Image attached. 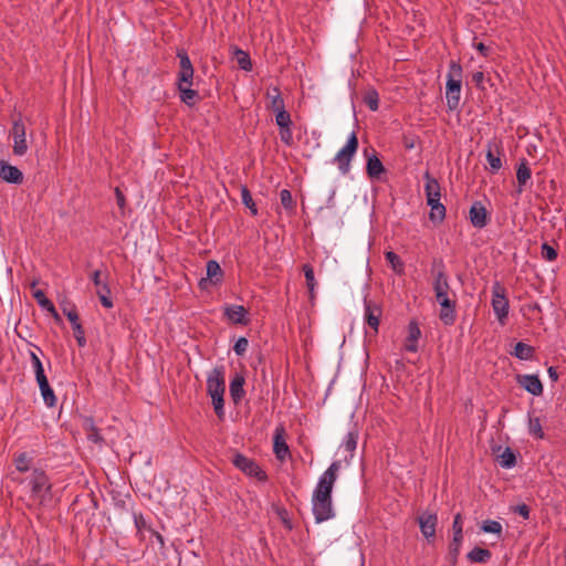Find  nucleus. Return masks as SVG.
Here are the masks:
<instances>
[{"label": "nucleus", "instance_id": "nucleus-37", "mask_svg": "<svg viewBox=\"0 0 566 566\" xmlns=\"http://www.w3.org/2000/svg\"><path fill=\"white\" fill-rule=\"evenodd\" d=\"M364 103L370 111L376 112L379 107V95L375 88H369L365 92Z\"/></svg>", "mask_w": 566, "mask_h": 566}, {"label": "nucleus", "instance_id": "nucleus-18", "mask_svg": "<svg viewBox=\"0 0 566 566\" xmlns=\"http://www.w3.org/2000/svg\"><path fill=\"white\" fill-rule=\"evenodd\" d=\"M224 315L233 324L248 325V311L242 305H229L224 307Z\"/></svg>", "mask_w": 566, "mask_h": 566}, {"label": "nucleus", "instance_id": "nucleus-43", "mask_svg": "<svg viewBox=\"0 0 566 566\" xmlns=\"http://www.w3.org/2000/svg\"><path fill=\"white\" fill-rule=\"evenodd\" d=\"M280 200H281V203L282 206L289 210V211H293L295 209V201L293 200V197H292V193L290 190L287 189H282L280 191Z\"/></svg>", "mask_w": 566, "mask_h": 566}, {"label": "nucleus", "instance_id": "nucleus-22", "mask_svg": "<svg viewBox=\"0 0 566 566\" xmlns=\"http://www.w3.org/2000/svg\"><path fill=\"white\" fill-rule=\"evenodd\" d=\"M452 531H453V539L451 544V551L457 556L459 554V549L461 546V543L463 541V525H462V516L460 513H458L454 516L453 524H452Z\"/></svg>", "mask_w": 566, "mask_h": 566}, {"label": "nucleus", "instance_id": "nucleus-6", "mask_svg": "<svg viewBox=\"0 0 566 566\" xmlns=\"http://www.w3.org/2000/svg\"><path fill=\"white\" fill-rule=\"evenodd\" d=\"M358 149V138L355 132H352L346 144L337 151L332 163L335 164L342 175H347L350 170V163Z\"/></svg>", "mask_w": 566, "mask_h": 566}, {"label": "nucleus", "instance_id": "nucleus-34", "mask_svg": "<svg viewBox=\"0 0 566 566\" xmlns=\"http://www.w3.org/2000/svg\"><path fill=\"white\" fill-rule=\"evenodd\" d=\"M303 272L306 281V286L308 289L310 295L313 298L315 293V287L317 285V282L315 280L314 270L312 265L304 264L303 265Z\"/></svg>", "mask_w": 566, "mask_h": 566}, {"label": "nucleus", "instance_id": "nucleus-60", "mask_svg": "<svg viewBox=\"0 0 566 566\" xmlns=\"http://www.w3.org/2000/svg\"><path fill=\"white\" fill-rule=\"evenodd\" d=\"M548 376L553 381H556L558 379V374L555 367H549L547 369Z\"/></svg>", "mask_w": 566, "mask_h": 566}, {"label": "nucleus", "instance_id": "nucleus-56", "mask_svg": "<svg viewBox=\"0 0 566 566\" xmlns=\"http://www.w3.org/2000/svg\"><path fill=\"white\" fill-rule=\"evenodd\" d=\"M91 279H92V281H93L94 285H95V286H97V287H98V290H102V285H103L104 283H102V281H101V271H99V270L94 271V272L92 273Z\"/></svg>", "mask_w": 566, "mask_h": 566}, {"label": "nucleus", "instance_id": "nucleus-5", "mask_svg": "<svg viewBox=\"0 0 566 566\" xmlns=\"http://www.w3.org/2000/svg\"><path fill=\"white\" fill-rule=\"evenodd\" d=\"M461 83H462V66L455 61H451L449 64V71L447 74L446 83V98L447 105L450 111L458 108L461 96Z\"/></svg>", "mask_w": 566, "mask_h": 566}, {"label": "nucleus", "instance_id": "nucleus-21", "mask_svg": "<svg viewBox=\"0 0 566 566\" xmlns=\"http://www.w3.org/2000/svg\"><path fill=\"white\" fill-rule=\"evenodd\" d=\"M244 384L245 379L241 374H235L234 377L231 379L230 396L234 403H239L243 399L245 395Z\"/></svg>", "mask_w": 566, "mask_h": 566}, {"label": "nucleus", "instance_id": "nucleus-52", "mask_svg": "<svg viewBox=\"0 0 566 566\" xmlns=\"http://www.w3.org/2000/svg\"><path fill=\"white\" fill-rule=\"evenodd\" d=\"M514 512L521 515L524 520L530 518V507L526 504H520L515 506Z\"/></svg>", "mask_w": 566, "mask_h": 566}, {"label": "nucleus", "instance_id": "nucleus-31", "mask_svg": "<svg viewBox=\"0 0 566 566\" xmlns=\"http://www.w3.org/2000/svg\"><path fill=\"white\" fill-rule=\"evenodd\" d=\"M468 558L472 563H485L491 558V552L486 548L474 547L468 553Z\"/></svg>", "mask_w": 566, "mask_h": 566}, {"label": "nucleus", "instance_id": "nucleus-44", "mask_svg": "<svg viewBox=\"0 0 566 566\" xmlns=\"http://www.w3.org/2000/svg\"><path fill=\"white\" fill-rule=\"evenodd\" d=\"M481 530L484 533H492V534H496V535L501 536L502 525L497 521L488 520V521L483 522Z\"/></svg>", "mask_w": 566, "mask_h": 566}, {"label": "nucleus", "instance_id": "nucleus-42", "mask_svg": "<svg viewBox=\"0 0 566 566\" xmlns=\"http://www.w3.org/2000/svg\"><path fill=\"white\" fill-rule=\"evenodd\" d=\"M357 441V432H348L342 443V447L352 454L356 450Z\"/></svg>", "mask_w": 566, "mask_h": 566}, {"label": "nucleus", "instance_id": "nucleus-55", "mask_svg": "<svg viewBox=\"0 0 566 566\" xmlns=\"http://www.w3.org/2000/svg\"><path fill=\"white\" fill-rule=\"evenodd\" d=\"M116 201L119 208H123L126 203V198L118 187L115 188Z\"/></svg>", "mask_w": 566, "mask_h": 566}, {"label": "nucleus", "instance_id": "nucleus-29", "mask_svg": "<svg viewBox=\"0 0 566 566\" xmlns=\"http://www.w3.org/2000/svg\"><path fill=\"white\" fill-rule=\"evenodd\" d=\"M192 85H184L178 87L180 99L188 106H193L199 99V93L191 88Z\"/></svg>", "mask_w": 566, "mask_h": 566}, {"label": "nucleus", "instance_id": "nucleus-45", "mask_svg": "<svg viewBox=\"0 0 566 566\" xmlns=\"http://www.w3.org/2000/svg\"><path fill=\"white\" fill-rule=\"evenodd\" d=\"M275 123L279 128H286L287 126H291L292 119L290 113L285 109L275 112Z\"/></svg>", "mask_w": 566, "mask_h": 566}, {"label": "nucleus", "instance_id": "nucleus-15", "mask_svg": "<svg viewBox=\"0 0 566 566\" xmlns=\"http://www.w3.org/2000/svg\"><path fill=\"white\" fill-rule=\"evenodd\" d=\"M469 214L473 227L482 229L488 224V211L481 202H474L470 208Z\"/></svg>", "mask_w": 566, "mask_h": 566}, {"label": "nucleus", "instance_id": "nucleus-61", "mask_svg": "<svg viewBox=\"0 0 566 566\" xmlns=\"http://www.w3.org/2000/svg\"><path fill=\"white\" fill-rule=\"evenodd\" d=\"M157 538H158V542H160L161 544L164 543V538L160 534H157Z\"/></svg>", "mask_w": 566, "mask_h": 566}, {"label": "nucleus", "instance_id": "nucleus-23", "mask_svg": "<svg viewBox=\"0 0 566 566\" xmlns=\"http://www.w3.org/2000/svg\"><path fill=\"white\" fill-rule=\"evenodd\" d=\"M33 297L36 300L40 307L48 311L53 316L55 323H62V318L57 313L54 304L45 296V293L42 290H36L33 293Z\"/></svg>", "mask_w": 566, "mask_h": 566}, {"label": "nucleus", "instance_id": "nucleus-51", "mask_svg": "<svg viewBox=\"0 0 566 566\" xmlns=\"http://www.w3.org/2000/svg\"><path fill=\"white\" fill-rule=\"evenodd\" d=\"M177 56L179 59L180 70L193 69L192 63H191L186 51H184V50L178 51Z\"/></svg>", "mask_w": 566, "mask_h": 566}, {"label": "nucleus", "instance_id": "nucleus-24", "mask_svg": "<svg viewBox=\"0 0 566 566\" xmlns=\"http://www.w3.org/2000/svg\"><path fill=\"white\" fill-rule=\"evenodd\" d=\"M531 178H532L531 168L528 167L527 160L525 158H523L520 161L517 169H516V179H517V185H518L517 192L518 193L523 192L524 187L531 180Z\"/></svg>", "mask_w": 566, "mask_h": 566}, {"label": "nucleus", "instance_id": "nucleus-57", "mask_svg": "<svg viewBox=\"0 0 566 566\" xmlns=\"http://www.w3.org/2000/svg\"><path fill=\"white\" fill-rule=\"evenodd\" d=\"M36 382L39 385L40 391L45 389V388H48V387H50V384H49V380H48L46 376L36 379Z\"/></svg>", "mask_w": 566, "mask_h": 566}, {"label": "nucleus", "instance_id": "nucleus-7", "mask_svg": "<svg viewBox=\"0 0 566 566\" xmlns=\"http://www.w3.org/2000/svg\"><path fill=\"white\" fill-rule=\"evenodd\" d=\"M492 308L501 325H504L509 316L510 304L505 295V287L495 282L492 286Z\"/></svg>", "mask_w": 566, "mask_h": 566}, {"label": "nucleus", "instance_id": "nucleus-10", "mask_svg": "<svg viewBox=\"0 0 566 566\" xmlns=\"http://www.w3.org/2000/svg\"><path fill=\"white\" fill-rule=\"evenodd\" d=\"M233 465L245 473L249 476L255 478L259 481H265L268 479L266 473L252 459L235 453L232 459Z\"/></svg>", "mask_w": 566, "mask_h": 566}, {"label": "nucleus", "instance_id": "nucleus-36", "mask_svg": "<svg viewBox=\"0 0 566 566\" xmlns=\"http://www.w3.org/2000/svg\"><path fill=\"white\" fill-rule=\"evenodd\" d=\"M499 463L502 468H513L516 463V457L512 449L505 448L503 452L497 457Z\"/></svg>", "mask_w": 566, "mask_h": 566}, {"label": "nucleus", "instance_id": "nucleus-9", "mask_svg": "<svg viewBox=\"0 0 566 566\" xmlns=\"http://www.w3.org/2000/svg\"><path fill=\"white\" fill-rule=\"evenodd\" d=\"M10 136L13 139L12 150L15 156H24L28 153L27 130L21 118L13 120L10 129Z\"/></svg>", "mask_w": 566, "mask_h": 566}, {"label": "nucleus", "instance_id": "nucleus-25", "mask_svg": "<svg viewBox=\"0 0 566 566\" xmlns=\"http://www.w3.org/2000/svg\"><path fill=\"white\" fill-rule=\"evenodd\" d=\"M381 310L375 304L365 302V321L376 333L379 326Z\"/></svg>", "mask_w": 566, "mask_h": 566}, {"label": "nucleus", "instance_id": "nucleus-58", "mask_svg": "<svg viewBox=\"0 0 566 566\" xmlns=\"http://www.w3.org/2000/svg\"><path fill=\"white\" fill-rule=\"evenodd\" d=\"M450 293L451 292H438V293H434L436 301L439 303V302L443 301L444 298H451L450 297Z\"/></svg>", "mask_w": 566, "mask_h": 566}, {"label": "nucleus", "instance_id": "nucleus-1", "mask_svg": "<svg viewBox=\"0 0 566 566\" xmlns=\"http://www.w3.org/2000/svg\"><path fill=\"white\" fill-rule=\"evenodd\" d=\"M339 470L340 462L334 461L318 478L312 495V512L316 523L326 522L335 516L332 492Z\"/></svg>", "mask_w": 566, "mask_h": 566}, {"label": "nucleus", "instance_id": "nucleus-28", "mask_svg": "<svg viewBox=\"0 0 566 566\" xmlns=\"http://www.w3.org/2000/svg\"><path fill=\"white\" fill-rule=\"evenodd\" d=\"M485 157L489 169L492 174L497 172L502 168L501 151L499 147H496V151L494 153L491 146H489Z\"/></svg>", "mask_w": 566, "mask_h": 566}, {"label": "nucleus", "instance_id": "nucleus-8", "mask_svg": "<svg viewBox=\"0 0 566 566\" xmlns=\"http://www.w3.org/2000/svg\"><path fill=\"white\" fill-rule=\"evenodd\" d=\"M62 312L67 317L72 325L73 334L76 339V343L78 347H85L86 346V337H85V331L80 323L78 313L76 311V307L74 304H71L69 302L61 303Z\"/></svg>", "mask_w": 566, "mask_h": 566}, {"label": "nucleus", "instance_id": "nucleus-49", "mask_svg": "<svg viewBox=\"0 0 566 566\" xmlns=\"http://www.w3.org/2000/svg\"><path fill=\"white\" fill-rule=\"evenodd\" d=\"M280 129V139L281 142L286 146L293 145V133L291 129V126H287L286 128H279Z\"/></svg>", "mask_w": 566, "mask_h": 566}, {"label": "nucleus", "instance_id": "nucleus-59", "mask_svg": "<svg viewBox=\"0 0 566 566\" xmlns=\"http://www.w3.org/2000/svg\"><path fill=\"white\" fill-rule=\"evenodd\" d=\"M473 78V82L476 84V85H480L482 84L483 80H484V74L483 72H475L472 76Z\"/></svg>", "mask_w": 566, "mask_h": 566}, {"label": "nucleus", "instance_id": "nucleus-4", "mask_svg": "<svg viewBox=\"0 0 566 566\" xmlns=\"http://www.w3.org/2000/svg\"><path fill=\"white\" fill-rule=\"evenodd\" d=\"M25 481L30 489V497L38 504L46 505L52 500V484L43 470H32Z\"/></svg>", "mask_w": 566, "mask_h": 566}, {"label": "nucleus", "instance_id": "nucleus-50", "mask_svg": "<svg viewBox=\"0 0 566 566\" xmlns=\"http://www.w3.org/2000/svg\"><path fill=\"white\" fill-rule=\"evenodd\" d=\"M248 346H249L248 339L245 337H240L235 342V344L233 346V350L238 356H243L248 349Z\"/></svg>", "mask_w": 566, "mask_h": 566}, {"label": "nucleus", "instance_id": "nucleus-47", "mask_svg": "<svg viewBox=\"0 0 566 566\" xmlns=\"http://www.w3.org/2000/svg\"><path fill=\"white\" fill-rule=\"evenodd\" d=\"M111 290L107 284L102 285V290H97V295L99 297V301L102 305L106 308L113 307V302L109 298Z\"/></svg>", "mask_w": 566, "mask_h": 566}, {"label": "nucleus", "instance_id": "nucleus-20", "mask_svg": "<svg viewBox=\"0 0 566 566\" xmlns=\"http://www.w3.org/2000/svg\"><path fill=\"white\" fill-rule=\"evenodd\" d=\"M421 336V331L417 324V322L411 321L408 324V336L405 343V349L410 353H416L418 350V340Z\"/></svg>", "mask_w": 566, "mask_h": 566}, {"label": "nucleus", "instance_id": "nucleus-30", "mask_svg": "<svg viewBox=\"0 0 566 566\" xmlns=\"http://www.w3.org/2000/svg\"><path fill=\"white\" fill-rule=\"evenodd\" d=\"M32 462L33 458L28 452H21L14 458V465L19 472H28L31 469Z\"/></svg>", "mask_w": 566, "mask_h": 566}, {"label": "nucleus", "instance_id": "nucleus-54", "mask_svg": "<svg viewBox=\"0 0 566 566\" xmlns=\"http://www.w3.org/2000/svg\"><path fill=\"white\" fill-rule=\"evenodd\" d=\"M473 48L480 52V54L484 57L489 56L490 54V48L486 46L484 43H473Z\"/></svg>", "mask_w": 566, "mask_h": 566}, {"label": "nucleus", "instance_id": "nucleus-53", "mask_svg": "<svg viewBox=\"0 0 566 566\" xmlns=\"http://www.w3.org/2000/svg\"><path fill=\"white\" fill-rule=\"evenodd\" d=\"M91 430H92V432L88 434V440H91L95 443L103 441L102 436L99 434L98 430L94 427L93 423H91Z\"/></svg>", "mask_w": 566, "mask_h": 566}, {"label": "nucleus", "instance_id": "nucleus-33", "mask_svg": "<svg viewBox=\"0 0 566 566\" xmlns=\"http://www.w3.org/2000/svg\"><path fill=\"white\" fill-rule=\"evenodd\" d=\"M385 258L395 273H397V274L403 273L405 264L397 253H395L392 251H387L385 253Z\"/></svg>", "mask_w": 566, "mask_h": 566}, {"label": "nucleus", "instance_id": "nucleus-11", "mask_svg": "<svg viewBox=\"0 0 566 566\" xmlns=\"http://www.w3.org/2000/svg\"><path fill=\"white\" fill-rule=\"evenodd\" d=\"M431 274L433 277V281H432L433 293L451 292L449 276L446 272V268H444V264L442 261L434 262L432 264Z\"/></svg>", "mask_w": 566, "mask_h": 566}, {"label": "nucleus", "instance_id": "nucleus-62", "mask_svg": "<svg viewBox=\"0 0 566 566\" xmlns=\"http://www.w3.org/2000/svg\"><path fill=\"white\" fill-rule=\"evenodd\" d=\"M406 147L410 149V148H412V147H413V144L408 143V144L406 145Z\"/></svg>", "mask_w": 566, "mask_h": 566}, {"label": "nucleus", "instance_id": "nucleus-26", "mask_svg": "<svg viewBox=\"0 0 566 566\" xmlns=\"http://www.w3.org/2000/svg\"><path fill=\"white\" fill-rule=\"evenodd\" d=\"M266 98L269 99L268 108L273 112H280L285 109V103L281 95L280 88L274 86L266 92Z\"/></svg>", "mask_w": 566, "mask_h": 566}, {"label": "nucleus", "instance_id": "nucleus-32", "mask_svg": "<svg viewBox=\"0 0 566 566\" xmlns=\"http://www.w3.org/2000/svg\"><path fill=\"white\" fill-rule=\"evenodd\" d=\"M233 55H234L237 63L241 70H244V71L252 70V62H251L250 55L245 51H243L239 48H235L233 51Z\"/></svg>", "mask_w": 566, "mask_h": 566}, {"label": "nucleus", "instance_id": "nucleus-35", "mask_svg": "<svg viewBox=\"0 0 566 566\" xmlns=\"http://www.w3.org/2000/svg\"><path fill=\"white\" fill-rule=\"evenodd\" d=\"M534 348L525 343L518 342L514 348V356L518 359L528 360L533 357Z\"/></svg>", "mask_w": 566, "mask_h": 566}, {"label": "nucleus", "instance_id": "nucleus-46", "mask_svg": "<svg viewBox=\"0 0 566 566\" xmlns=\"http://www.w3.org/2000/svg\"><path fill=\"white\" fill-rule=\"evenodd\" d=\"M541 254H542V258L548 262L555 261L558 256L556 249L546 242L543 243L541 247Z\"/></svg>", "mask_w": 566, "mask_h": 566}, {"label": "nucleus", "instance_id": "nucleus-3", "mask_svg": "<svg viewBox=\"0 0 566 566\" xmlns=\"http://www.w3.org/2000/svg\"><path fill=\"white\" fill-rule=\"evenodd\" d=\"M423 178L426 180L424 192L427 205L430 207L429 219L433 223H441L446 218V207L440 201V185L428 171L424 174Z\"/></svg>", "mask_w": 566, "mask_h": 566}, {"label": "nucleus", "instance_id": "nucleus-41", "mask_svg": "<svg viewBox=\"0 0 566 566\" xmlns=\"http://www.w3.org/2000/svg\"><path fill=\"white\" fill-rule=\"evenodd\" d=\"M528 431L532 436L538 439L544 438V431L542 429V423L539 418H530L528 421Z\"/></svg>", "mask_w": 566, "mask_h": 566}, {"label": "nucleus", "instance_id": "nucleus-13", "mask_svg": "<svg viewBox=\"0 0 566 566\" xmlns=\"http://www.w3.org/2000/svg\"><path fill=\"white\" fill-rule=\"evenodd\" d=\"M517 384L524 388L527 392L533 396H541L543 394V384L537 375L525 374L517 375L516 377Z\"/></svg>", "mask_w": 566, "mask_h": 566}, {"label": "nucleus", "instance_id": "nucleus-38", "mask_svg": "<svg viewBox=\"0 0 566 566\" xmlns=\"http://www.w3.org/2000/svg\"><path fill=\"white\" fill-rule=\"evenodd\" d=\"M241 200L253 216L258 214V208L252 199L250 190L245 186L241 187Z\"/></svg>", "mask_w": 566, "mask_h": 566}, {"label": "nucleus", "instance_id": "nucleus-27", "mask_svg": "<svg viewBox=\"0 0 566 566\" xmlns=\"http://www.w3.org/2000/svg\"><path fill=\"white\" fill-rule=\"evenodd\" d=\"M366 171L370 178H378L385 171V167L375 151L367 157Z\"/></svg>", "mask_w": 566, "mask_h": 566}, {"label": "nucleus", "instance_id": "nucleus-14", "mask_svg": "<svg viewBox=\"0 0 566 566\" xmlns=\"http://www.w3.org/2000/svg\"><path fill=\"white\" fill-rule=\"evenodd\" d=\"M438 304L441 306L439 314L440 321L444 325H452L457 319V301L454 298H444Z\"/></svg>", "mask_w": 566, "mask_h": 566}, {"label": "nucleus", "instance_id": "nucleus-19", "mask_svg": "<svg viewBox=\"0 0 566 566\" xmlns=\"http://www.w3.org/2000/svg\"><path fill=\"white\" fill-rule=\"evenodd\" d=\"M207 277L201 279L199 285L201 289H206L209 282L218 283L222 279V270L219 263L214 260H210L207 262Z\"/></svg>", "mask_w": 566, "mask_h": 566}, {"label": "nucleus", "instance_id": "nucleus-40", "mask_svg": "<svg viewBox=\"0 0 566 566\" xmlns=\"http://www.w3.org/2000/svg\"><path fill=\"white\" fill-rule=\"evenodd\" d=\"M30 359L32 364V368L35 374V379L42 378L45 376L43 364L39 356L34 352H30Z\"/></svg>", "mask_w": 566, "mask_h": 566}, {"label": "nucleus", "instance_id": "nucleus-17", "mask_svg": "<svg viewBox=\"0 0 566 566\" xmlns=\"http://www.w3.org/2000/svg\"><path fill=\"white\" fill-rule=\"evenodd\" d=\"M420 531L422 535L427 538H433L436 536V526H437V515L423 513L418 518Z\"/></svg>", "mask_w": 566, "mask_h": 566}, {"label": "nucleus", "instance_id": "nucleus-16", "mask_svg": "<svg viewBox=\"0 0 566 566\" xmlns=\"http://www.w3.org/2000/svg\"><path fill=\"white\" fill-rule=\"evenodd\" d=\"M0 178L7 182L19 185L23 181V174L15 166L0 161Z\"/></svg>", "mask_w": 566, "mask_h": 566}, {"label": "nucleus", "instance_id": "nucleus-2", "mask_svg": "<svg viewBox=\"0 0 566 566\" xmlns=\"http://www.w3.org/2000/svg\"><path fill=\"white\" fill-rule=\"evenodd\" d=\"M224 367H214L207 375V394L211 398V402L216 415L219 419L224 417V391H226V377Z\"/></svg>", "mask_w": 566, "mask_h": 566}, {"label": "nucleus", "instance_id": "nucleus-12", "mask_svg": "<svg viewBox=\"0 0 566 566\" xmlns=\"http://www.w3.org/2000/svg\"><path fill=\"white\" fill-rule=\"evenodd\" d=\"M273 451L280 461H284L290 454V449L285 441V429L283 426H277L274 430Z\"/></svg>", "mask_w": 566, "mask_h": 566}, {"label": "nucleus", "instance_id": "nucleus-48", "mask_svg": "<svg viewBox=\"0 0 566 566\" xmlns=\"http://www.w3.org/2000/svg\"><path fill=\"white\" fill-rule=\"evenodd\" d=\"M41 396L48 407L52 408L56 405V397L51 386L41 390Z\"/></svg>", "mask_w": 566, "mask_h": 566}, {"label": "nucleus", "instance_id": "nucleus-39", "mask_svg": "<svg viewBox=\"0 0 566 566\" xmlns=\"http://www.w3.org/2000/svg\"><path fill=\"white\" fill-rule=\"evenodd\" d=\"M193 69L179 70L177 87L193 84Z\"/></svg>", "mask_w": 566, "mask_h": 566}]
</instances>
